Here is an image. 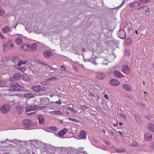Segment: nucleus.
<instances>
[{
    "label": "nucleus",
    "instance_id": "nucleus-1",
    "mask_svg": "<svg viewBox=\"0 0 154 154\" xmlns=\"http://www.w3.org/2000/svg\"><path fill=\"white\" fill-rule=\"evenodd\" d=\"M22 124L24 127L28 130L35 128V127L37 125L36 123H33L31 120L29 119L23 120L22 122Z\"/></svg>",
    "mask_w": 154,
    "mask_h": 154
},
{
    "label": "nucleus",
    "instance_id": "nucleus-2",
    "mask_svg": "<svg viewBox=\"0 0 154 154\" xmlns=\"http://www.w3.org/2000/svg\"><path fill=\"white\" fill-rule=\"evenodd\" d=\"M23 87L19 85L18 83H14L11 84L9 88V90L11 91H22Z\"/></svg>",
    "mask_w": 154,
    "mask_h": 154
},
{
    "label": "nucleus",
    "instance_id": "nucleus-3",
    "mask_svg": "<svg viewBox=\"0 0 154 154\" xmlns=\"http://www.w3.org/2000/svg\"><path fill=\"white\" fill-rule=\"evenodd\" d=\"M11 108V106L8 104H5L0 108L2 112L4 113L8 112Z\"/></svg>",
    "mask_w": 154,
    "mask_h": 154
},
{
    "label": "nucleus",
    "instance_id": "nucleus-4",
    "mask_svg": "<svg viewBox=\"0 0 154 154\" xmlns=\"http://www.w3.org/2000/svg\"><path fill=\"white\" fill-rule=\"evenodd\" d=\"M68 129L66 128H64L63 130L59 131L57 134L59 137L63 138V135L65 134L67 132Z\"/></svg>",
    "mask_w": 154,
    "mask_h": 154
},
{
    "label": "nucleus",
    "instance_id": "nucleus-5",
    "mask_svg": "<svg viewBox=\"0 0 154 154\" xmlns=\"http://www.w3.org/2000/svg\"><path fill=\"white\" fill-rule=\"evenodd\" d=\"M118 36L121 39L125 38L126 36V34L125 31L122 29H120L117 33Z\"/></svg>",
    "mask_w": 154,
    "mask_h": 154
},
{
    "label": "nucleus",
    "instance_id": "nucleus-6",
    "mask_svg": "<svg viewBox=\"0 0 154 154\" xmlns=\"http://www.w3.org/2000/svg\"><path fill=\"white\" fill-rule=\"evenodd\" d=\"M43 56L47 58H49L53 55V53L50 50H47L43 53Z\"/></svg>",
    "mask_w": 154,
    "mask_h": 154
},
{
    "label": "nucleus",
    "instance_id": "nucleus-7",
    "mask_svg": "<svg viewBox=\"0 0 154 154\" xmlns=\"http://www.w3.org/2000/svg\"><path fill=\"white\" fill-rule=\"evenodd\" d=\"M109 84L113 86H117L119 85V82L117 79H113L110 80Z\"/></svg>",
    "mask_w": 154,
    "mask_h": 154
},
{
    "label": "nucleus",
    "instance_id": "nucleus-8",
    "mask_svg": "<svg viewBox=\"0 0 154 154\" xmlns=\"http://www.w3.org/2000/svg\"><path fill=\"white\" fill-rule=\"evenodd\" d=\"M96 77L98 79L103 80L105 77V75L104 73L101 72H98L96 73Z\"/></svg>",
    "mask_w": 154,
    "mask_h": 154
},
{
    "label": "nucleus",
    "instance_id": "nucleus-9",
    "mask_svg": "<svg viewBox=\"0 0 154 154\" xmlns=\"http://www.w3.org/2000/svg\"><path fill=\"white\" fill-rule=\"evenodd\" d=\"M121 69L122 71L125 74H128L129 73V68L127 65H123L121 67Z\"/></svg>",
    "mask_w": 154,
    "mask_h": 154
},
{
    "label": "nucleus",
    "instance_id": "nucleus-10",
    "mask_svg": "<svg viewBox=\"0 0 154 154\" xmlns=\"http://www.w3.org/2000/svg\"><path fill=\"white\" fill-rule=\"evenodd\" d=\"M79 139H85L86 136L85 134V132L83 130H81L78 136Z\"/></svg>",
    "mask_w": 154,
    "mask_h": 154
},
{
    "label": "nucleus",
    "instance_id": "nucleus-11",
    "mask_svg": "<svg viewBox=\"0 0 154 154\" xmlns=\"http://www.w3.org/2000/svg\"><path fill=\"white\" fill-rule=\"evenodd\" d=\"M113 73L114 76L117 78H121L124 76V75L118 71H113Z\"/></svg>",
    "mask_w": 154,
    "mask_h": 154
},
{
    "label": "nucleus",
    "instance_id": "nucleus-12",
    "mask_svg": "<svg viewBox=\"0 0 154 154\" xmlns=\"http://www.w3.org/2000/svg\"><path fill=\"white\" fill-rule=\"evenodd\" d=\"M21 78V76L19 73L16 74L12 77H11L10 80L11 82H13L15 80H18Z\"/></svg>",
    "mask_w": 154,
    "mask_h": 154
},
{
    "label": "nucleus",
    "instance_id": "nucleus-13",
    "mask_svg": "<svg viewBox=\"0 0 154 154\" xmlns=\"http://www.w3.org/2000/svg\"><path fill=\"white\" fill-rule=\"evenodd\" d=\"M152 134L149 132H147L144 134V139L145 140L151 141L152 139Z\"/></svg>",
    "mask_w": 154,
    "mask_h": 154
},
{
    "label": "nucleus",
    "instance_id": "nucleus-14",
    "mask_svg": "<svg viewBox=\"0 0 154 154\" xmlns=\"http://www.w3.org/2000/svg\"><path fill=\"white\" fill-rule=\"evenodd\" d=\"M122 88L127 91H130L131 90V87L127 84H125L122 85Z\"/></svg>",
    "mask_w": 154,
    "mask_h": 154
},
{
    "label": "nucleus",
    "instance_id": "nucleus-15",
    "mask_svg": "<svg viewBox=\"0 0 154 154\" xmlns=\"http://www.w3.org/2000/svg\"><path fill=\"white\" fill-rule=\"evenodd\" d=\"M29 45L24 43L22 44L20 49L21 50L26 51L29 50Z\"/></svg>",
    "mask_w": 154,
    "mask_h": 154
},
{
    "label": "nucleus",
    "instance_id": "nucleus-16",
    "mask_svg": "<svg viewBox=\"0 0 154 154\" xmlns=\"http://www.w3.org/2000/svg\"><path fill=\"white\" fill-rule=\"evenodd\" d=\"M5 46L7 48L10 49H12L14 47L12 43L10 41H9L7 42L6 44L5 45Z\"/></svg>",
    "mask_w": 154,
    "mask_h": 154
},
{
    "label": "nucleus",
    "instance_id": "nucleus-17",
    "mask_svg": "<svg viewBox=\"0 0 154 154\" xmlns=\"http://www.w3.org/2000/svg\"><path fill=\"white\" fill-rule=\"evenodd\" d=\"M37 44L36 43H34L31 45H29V50L31 51H35L36 49Z\"/></svg>",
    "mask_w": 154,
    "mask_h": 154
},
{
    "label": "nucleus",
    "instance_id": "nucleus-18",
    "mask_svg": "<svg viewBox=\"0 0 154 154\" xmlns=\"http://www.w3.org/2000/svg\"><path fill=\"white\" fill-rule=\"evenodd\" d=\"M139 4L137 2H134L129 3V7L131 8H133L139 5Z\"/></svg>",
    "mask_w": 154,
    "mask_h": 154
},
{
    "label": "nucleus",
    "instance_id": "nucleus-19",
    "mask_svg": "<svg viewBox=\"0 0 154 154\" xmlns=\"http://www.w3.org/2000/svg\"><path fill=\"white\" fill-rule=\"evenodd\" d=\"M148 129L151 132H154V124L149 123L148 125Z\"/></svg>",
    "mask_w": 154,
    "mask_h": 154
},
{
    "label": "nucleus",
    "instance_id": "nucleus-20",
    "mask_svg": "<svg viewBox=\"0 0 154 154\" xmlns=\"http://www.w3.org/2000/svg\"><path fill=\"white\" fill-rule=\"evenodd\" d=\"M11 30L10 27L8 26H5L2 29V32L4 33H7Z\"/></svg>",
    "mask_w": 154,
    "mask_h": 154
},
{
    "label": "nucleus",
    "instance_id": "nucleus-21",
    "mask_svg": "<svg viewBox=\"0 0 154 154\" xmlns=\"http://www.w3.org/2000/svg\"><path fill=\"white\" fill-rule=\"evenodd\" d=\"M23 38L18 37L15 40V42L17 45H20L23 41Z\"/></svg>",
    "mask_w": 154,
    "mask_h": 154
},
{
    "label": "nucleus",
    "instance_id": "nucleus-22",
    "mask_svg": "<svg viewBox=\"0 0 154 154\" xmlns=\"http://www.w3.org/2000/svg\"><path fill=\"white\" fill-rule=\"evenodd\" d=\"M38 118L39 120V123L40 124H42L44 122V118L43 116L40 115L38 116Z\"/></svg>",
    "mask_w": 154,
    "mask_h": 154
},
{
    "label": "nucleus",
    "instance_id": "nucleus-23",
    "mask_svg": "<svg viewBox=\"0 0 154 154\" xmlns=\"http://www.w3.org/2000/svg\"><path fill=\"white\" fill-rule=\"evenodd\" d=\"M115 151L118 153H122L126 151V149L125 148H121L120 149H116Z\"/></svg>",
    "mask_w": 154,
    "mask_h": 154
},
{
    "label": "nucleus",
    "instance_id": "nucleus-24",
    "mask_svg": "<svg viewBox=\"0 0 154 154\" xmlns=\"http://www.w3.org/2000/svg\"><path fill=\"white\" fill-rule=\"evenodd\" d=\"M24 96L26 98H30L33 97L34 96L32 93H28L24 94Z\"/></svg>",
    "mask_w": 154,
    "mask_h": 154
},
{
    "label": "nucleus",
    "instance_id": "nucleus-25",
    "mask_svg": "<svg viewBox=\"0 0 154 154\" xmlns=\"http://www.w3.org/2000/svg\"><path fill=\"white\" fill-rule=\"evenodd\" d=\"M94 146L100 148L103 150H106L107 149V147L104 145H99V144H98L97 145Z\"/></svg>",
    "mask_w": 154,
    "mask_h": 154
},
{
    "label": "nucleus",
    "instance_id": "nucleus-26",
    "mask_svg": "<svg viewBox=\"0 0 154 154\" xmlns=\"http://www.w3.org/2000/svg\"><path fill=\"white\" fill-rule=\"evenodd\" d=\"M125 42L126 45H129L131 43V38H126Z\"/></svg>",
    "mask_w": 154,
    "mask_h": 154
},
{
    "label": "nucleus",
    "instance_id": "nucleus-27",
    "mask_svg": "<svg viewBox=\"0 0 154 154\" xmlns=\"http://www.w3.org/2000/svg\"><path fill=\"white\" fill-rule=\"evenodd\" d=\"M38 88L39 90V92L45 91L46 89V88L42 85H39Z\"/></svg>",
    "mask_w": 154,
    "mask_h": 154
},
{
    "label": "nucleus",
    "instance_id": "nucleus-28",
    "mask_svg": "<svg viewBox=\"0 0 154 154\" xmlns=\"http://www.w3.org/2000/svg\"><path fill=\"white\" fill-rule=\"evenodd\" d=\"M26 62H27V60L23 61L20 60L19 63H18L17 65L18 66H20L22 64H25Z\"/></svg>",
    "mask_w": 154,
    "mask_h": 154
},
{
    "label": "nucleus",
    "instance_id": "nucleus-29",
    "mask_svg": "<svg viewBox=\"0 0 154 154\" xmlns=\"http://www.w3.org/2000/svg\"><path fill=\"white\" fill-rule=\"evenodd\" d=\"M32 89H33L36 92H39L38 85L37 86H32Z\"/></svg>",
    "mask_w": 154,
    "mask_h": 154
},
{
    "label": "nucleus",
    "instance_id": "nucleus-30",
    "mask_svg": "<svg viewBox=\"0 0 154 154\" xmlns=\"http://www.w3.org/2000/svg\"><path fill=\"white\" fill-rule=\"evenodd\" d=\"M135 118L137 122H139L141 120L140 116L138 114L135 115Z\"/></svg>",
    "mask_w": 154,
    "mask_h": 154
},
{
    "label": "nucleus",
    "instance_id": "nucleus-31",
    "mask_svg": "<svg viewBox=\"0 0 154 154\" xmlns=\"http://www.w3.org/2000/svg\"><path fill=\"white\" fill-rule=\"evenodd\" d=\"M35 108L34 107L31 106L29 107V108H27L25 110V112H30L31 111H33L34 110Z\"/></svg>",
    "mask_w": 154,
    "mask_h": 154
},
{
    "label": "nucleus",
    "instance_id": "nucleus-32",
    "mask_svg": "<svg viewBox=\"0 0 154 154\" xmlns=\"http://www.w3.org/2000/svg\"><path fill=\"white\" fill-rule=\"evenodd\" d=\"M131 52L129 50H125L124 54L125 56H128L130 55Z\"/></svg>",
    "mask_w": 154,
    "mask_h": 154
},
{
    "label": "nucleus",
    "instance_id": "nucleus-33",
    "mask_svg": "<svg viewBox=\"0 0 154 154\" xmlns=\"http://www.w3.org/2000/svg\"><path fill=\"white\" fill-rule=\"evenodd\" d=\"M150 1L151 0H139V3L144 4Z\"/></svg>",
    "mask_w": 154,
    "mask_h": 154
},
{
    "label": "nucleus",
    "instance_id": "nucleus-34",
    "mask_svg": "<svg viewBox=\"0 0 154 154\" xmlns=\"http://www.w3.org/2000/svg\"><path fill=\"white\" fill-rule=\"evenodd\" d=\"M96 109L97 112H100L103 114L104 113L103 111L99 107H97Z\"/></svg>",
    "mask_w": 154,
    "mask_h": 154
},
{
    "label": "nucleus",
    "instance_id": "nucleus-35",
    "mask_svg": "<svg viewBox=\"0 0 154 154\" xmlns=\"http://www.w3.org/2000/svg\"><path fill=\"white\" fill-rule=\"evenodd\" d=\"M6 82L5 80H0V87H2L4 86V85L6 83Z\"/></svg>",
    "mask_w": 154,
    "mask_h": 154
},
{
    "label": "nucleus",
    "instance_id": "nucleus-36",
    "mask_svg": "<svg viewBox=\"0 0 154 154\" xmlns=\"http://www.w3.org/2000/svg\"><path fill=\"white\" fill-rule=\"evenodd\" d=\"M71 121H73L74 122H76V123H78L79 122V121L77 119H72V118L71 117H69L68 118Z\"/></svg>",
    "mask_w": 154,
    "mask_h": 154
},
{
    "label": "nucleus",
    "instance_id": "nucleus-37",
    "mask_svg": "<svg viewBox=\"0 0 154 154\" xmlns=\"http://www.w3.org/2000/svg\"><path fill=\"white\" fill-rule=\"evenodd\" d=\"M49 129L54 131L57 130V127L55 126H51L50 127Z\"/></svg>",
    "mask_w": 154,
    "mask_h": 154
},
{
    "label": "nucleus",
    "instance_id": "nucleus-38",
    "mask_svg": "<svg viewBox=\"0 0 154 154\" xmlns=\"http://www.w3.org/2000/svg\"><path fill=\"white\" fill-rule=\"evenodd\" d=\"M23 79L25 81H29L30 80V78L29 76L26 75L23 76Z\"/></svg>",
    "mask_w": 154,
    "mask_h": 154
},
{
    "label": "nucleus",
    "instance_id": "nucleus-39",
    "mask_svg": "<svg viewBox=\"0 0 154 154\" xmlns=\"http://www.w3.org/2000/svg\"><path fill=\"white\" fill-rule=\"evenodd\" d=\"M67 109L69 110L72 111L73 112H74L75 113L76 112V110H75L73 108L71 107H69L67 108Z\"/></svg>",
    "mask_w": 154,
    "mask_h": 154
},
{
    "label": "nucleus",
    "instance_id": "nucleus-40",
    "mask_svg": "<svg viewBox=\"0 0 154 154\" xmlns=\"http://www.w3.org/2000/svg\"><path fill=\"white\" fill-rule=\"evenodd\" d=\"M81 107L82 110H86L87 109H88V108L86 106L83 105H81Z\"/></svg>",
    "mask_w": 154,
    "mask_h": 154
},
{
    "label": "nucleus",
    "instance_id": "nucleus-41",
    "mask_svg": "<svg viewBox=\"0 0 154 154\" xmlns=\"http://www.w3.org/2000/svg\"><path fill=\"white\" fill-rule=\"evenodd\" d=\"M19 69L22 72H24L26 70V68L24 67H20Z\"/></svg>",
    "mask_w": 154,
    "mask_h": 154
},
{
    "label": "nucleus",
    "instance_id": "nucleus-42",
    "mask_svg": "<svg viewBox=\"0 0 154 154\" xmlns=\"http://www.w3.org/2000/svg\"><path fill=\"white\" fill-rule=\"evenodd\" d=\"M57 78L55 77H52L49 79H47V81L51 80L53 79V80L55 81L56 80Z\"/></svg>",
    "mask_w": 154,
    "mask_h": 154
},
{
    "label": "nucleus",
    "instance_id": "nucleus-43",
    "mask_svg": "<svg viewBox=\"0 0 154 154\" xmlns=\"http://www.w3.org/2000/svg\"><path fill=\"white\" fill-rule=\"evenodd\" d=\"M9 141L10 142H13L14 143H16V142H18V141H19L18 140H9L8 139H7L5 140V141Z\"/></svg>",
    "mask_w": 154,
    "mask_h": 154
},
{
    "label": "nucleus",
    "instance_id": "nucleus-44",
    "mask_svg": "<svg viewBox=\"0 0 154 154\" xmlns=\"http://www.w3.org/2000/svg\"><path fill=\"white\" fill-rule=\"evenodd\" d=\"M137 145V143L134 142L133 143H131L130 146H136Z\"/></svg>",
    "mask_w": 154,
    "mask_h": 154
},
{
    "label": "nucleus",
    "instance_id": "nucleus-45",
    "mask_svg": "<svg viewBox=\"0 0 154 154\" xmlns=\"http://www.w3.org/2000/svg\"><path fill=\"white\" fill-rule=\"evenodd\" d=\"M150 146L152 149H154V142H152L150 144Z\"/></svg>",
    "mask_w": 154,
    "mask_h": 154
},
{
    "label": "nucleus",
    "instance_id": "nucleus-46",
    "mask_svg": "<svg viewBox=\"0 0 154 154\" xmlns=\"http://www.w3.org/2000/svg\"><path fill=\"white\" fill-rule=\"evenodd\" d=\"M18 60V58L15 57H14L13 58V60L14 62H16V60Z\"/></svg>",
    "mask_w": 154,
    "mask_h": 154
},
{
    "label": "nucleus",
    "instance_id": "nucleus-47",
    "mask_svg": "<svg viewBox=\"0 0 154 154\" xmlns=\"http://www.w3.org/2000/svg\"><path fill=\"white\" fill-rule=\"evenodd\" d=\"M55 113L57 114H60L61 115L62 113V112L60 110L57 111L55 112Z\"/></svg>",
    "mask_w": 154,
    "mask_h": 154
},
{
    "label": "nucleus",
    "instance_id": "nucleus-48",
    "mask_svg": "<svg viewBox=\"0 0 154 154\" xmlns=\"http://www.w3.org/2000/svg\"><path fill=\"white\" fill-rule=\"evenodd\" d=\"M35 111H34L33 112H29V113H27V115L29 116V115H32L34 114H35Z\"/></svg>",
    "mask_w": 154,
    "mask_h": 154
},
{
    "label": "nucleus",
    "instance_id": "nucleus-49",
    "mask_svg": "<svg viewBox=\"0 0 154 154\" xmlns=\"http://www.w3.org/2000/svg\"><path fill=\"white\" fill-rule=\"evenodd\" d=\"M105 142L107 145H109L111 144V142L107 140H105Z\"/></svg>",
    "mask_w": 154,
    "mask_h": 154
},
{
    "label": "nucleus",
    "instance_id": "nucleus-50",
    "mask_svg": "<svg viewBox=\"0 0 154 154\" xmlns=\"http://www.w3.org/2000/svg\"><path fill=\"white\" fill-rule=\"evenodd\" d=\"M92 141L93 142L96 143H98L97 140L94 138H93Z\"/></svg>",
    "mask_w": 154,
    "mask_h": 154
},
{
    "label": "nucleus",
    "instance_id": "nucleus-51",
    "mask_svg": "<svg viewBox=\"0 0 154 154\" xmlns=\"http://www.w3.org/2000/svg\"><path fill=\"white\" fill-rule=\"evenodd\" d=\"M0 37L2 39H3L4 38V37L3 35L2 34L1 32H0Z\"/></svg>",
    "mask_w": 154,
    "mask_h": 154
},
{
    "label": "nucleus",
    "instance_id": "nucleus-52",
    "mask_svg": "<svg viewBox=\"0 0 154 154\" xmlns=\"http://www.w3.org/2000/svg\"><path fill=\"white\" fill-rule=\"evenodd\" d=\"M55 103H56L57 104L60 105L61 104V102L60 101H56L55 102Z\"/></svg>",
    "mask_w": 154,
    "mask_h": 154
},
{
    "label": "nucleus",
    "instance_id": "nucleus-53",
    "mask_svg": "<svg viewBox=\"0 0 154 154\" xmlns=\"http://www.w3.org/2000/svg\"><path fill=\"white\" fill-rule=\"evenodd\" d=\"M4 13V11H2L1 10H0V16L2 15H3V13Z\"/></svg>",
    "mask_w": 154,
    "mask_h": 154
},
{
    "label": "nucleus",
    "instance_id": "nucleus-54",
    "mask_svg": "<svg viewBox=\"0 0 154 154\" xmlns=\"http://www.w3.org/2000/svg\"><path fill=\"white\" fill-rule=\"evenodd\" d=\"M60 68L62 69H63L64 70H65L66 69V68H65L64 66H60Z\"/></svg>",
    "mask_w": 154,
    "mask_h": 154
},
{
    "label": "nucleus",
    "instance_id": "nucleus-55",
    "mask_svg": "<svg viewBox=\"0 0 154 154\" xmlns=\"http://www.w3.org/2000/svg\"><path fill=\"white\" fill-rule=\"evenodd\" d=\"M39 63L40 64H43L44 65H47V64H46L45 63H44L42 62H39Z\"/></svg>",
    "mask_w": 154,
    "mask_h": 154
},
{
    "label": "nucleus",
    "instance_id": "nucleus-56",
    "mask_svg": "<svg viewBox=\"0 0 154 154\" xmlns=\"http://www.w3.org/2000/svg\"><path fill=\"white\" fill-rule=\"evenodd\" d=\"M104 97L106 99H108V96L107 95H105L104 96Z\"/></svg>",
    "mask_w": 154,
    "mask_h": 154
},
{
    "label": "nucleus",
    "instance_id": "nucleus-57",
    "mask_svg": "<svg viewBox=\"0 0 154 154\" xmlns=\"http://www.w3.org/2000/svg\"><path fill=\"white\" fill-rule=\"evenodd\" d=\"M118 133H119V134L120 135H121V136H122V137L123 136L122 132L121 131H119Z\"/></svg>",
    "mask_w": 154,
    "mask_h": 154
},
{
    "label": "nucleus",
    "instance_id": "nucleus-58",
    "mask_svg": "<svg viewBox=\"0 0 154 154\" xmlns=\"http://www.w3.org/2000/svg\"><path fill=\"white\" fill-rule=\"evenodd\" d=\"M144 7H143V6H141V7H139L138 8H137V10H139V9H141V8H144Z\"/></svg>",
    "mask_w": 154,
    "mask_h": 154
},
{
    "label": "nucleus",
    "instance_id": "nucleus-59",
    "mask_svg": "<svg viewBox=\"0 0 154 154\" xmlns=\"http://www.w3.org/2000/svg\"><path fill=\"white\" fill-rule=\"evenodd\" d=\"M81 50L82 52H85V49L84 48H82Z\"/></svg>",
    "mask_w": 154,
    "mask_h": 154
},
{
    "label": "nucleus",
    "instance_id": "nucleus-60",
    "mask_svg": "<svg viewBox=\"0 0 154 154\" xmlns=\"http://www.w3.org/2000/svg\"><path fill=\"white\" fill-rule=\"evenodd\" d=\"M55 68H53L52 67H51V69H50L52 71H55Z\"/></svg>",
    "mask_w": 154,
    "mask_h": 154
},
{
    "label": "nucleus",
    "instance_id": "nucleus-61",
    "mask_svg": "<svg viewBox=\"0 0 154 154\" xmlns=\"http://www.w3.org/2000/svg\"><path fill=\"white\" fill-rule=\"evenodd\" d=\"M149 9H147L146 10H145V12L146 13L149 12Z\"/></svg>",
    "mask_w": 154,
    "mask_h": 154
},
{
    "label": "nucleus",
    "instance_id": "nucleus-62",
    "mask_svg": "<svg viewBox=\"0 0 154 154\" xmlns=\"http://www.w3.org/2000/svg\"><path fill=\"white\" fill-rule=\"evenodd\" d=\"M118 125V124H113V126L114 127H116Z\"/></svg>",
    "mask_w": 154,
    "mask_h": 154
},
{
    "label": "nucleus",
    "instance_id": "nucleus-63",
    "mask_svg": "<svg viewBox=\"0 0 154 154\" xmlns=\"http://www.w3.org/2000/svg\"><path fill=\"white\" fill-rule=\"evenodd\" d=\"M135 33L137 35H138V32H137V30H135Z\"/></svg>",
    "mask_w": 154,
    "mask_h": 154
},
{
    "label": "nucleus",
    "instance_id": "nucleus-64",
    "mask_svg": "<svg viewBox=\"0 0 154 154\" xmlns=\"http://www.w3.org/2000/svg\"><path fill=\"white\" fill-rule=\"evenodd\" d=\"M119 125H120V126H122V122H119Z\"/></svg>",
    "mask_w": 154,
    "mask_h": 154
}]
</instances>
